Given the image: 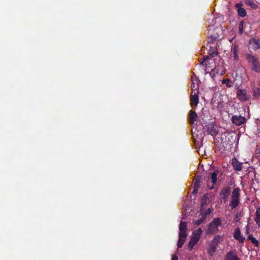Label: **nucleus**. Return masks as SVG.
<instances>
[{"label":"nucleus","mask_w":260,"mask_h":260,"mask_svg":"<svg viewBox=\"0 0 260 260\" xmlns=\"http://www.w3.org/2000/svg\"><path fill=\"white\" fill-rule=\"evenodd\" d=\"M187 224L185 222L181 221L179 224V240L177 243L178 248L182 247L185 242L187 234Z\"/></svg>","instance_id":"nucleus-1"},{"label":"nucleus","mask_w":260,"mask_h":260,"mask_svg":"<svg viewBox=\"0 0 260 260\" xmlns=\"http://www.w3.org/2000/svg\"><path fill=\"white\" fill-rule=\"evenodd\" d=\"M246 60L249 63L251 64V69L255 72H260V63L257 58L255 56L248 54L246 56Z\"/></svg>","instance_id":"nucleus-2"},{"label":"nucleus","mask_w":260,"mask_h":260,"mask_svg":"<svg viewBox=\"0 0 260 260\" xmlns=\"http://www.w3.org/2000/svg\"><path fill=\"white\" fill-rule=\"evenodd\" d=\"M240 189L239 188L237 187L234 189L232 193V199L230 203V206L231 207L232 209L236 208L239 204L240 201V193H239Z\"/></svg>","instance_id":"nucleus-3"},{"label":"nucleus","mask_w":260,"mask_h":260,"mask_svg":"<svg viewBox=\"0 0 260 260\" xmlns=\"http://www.w3.org/2000/svg\"><path fill=\"white\" fill-rule=\"evenodd\" d=\"M202 232V230L201 229H199L198 230L193 233L191 239L188 245L190 250H191L193 248V246L197 244Z\"/></svg>","instance_id":"nucleus-4"},{"label":"nucleus","mask_w":260,"mask_h":260,"mask_svg":"<svg viewBox=\"0 0 260 260\" xmlns=\"http://www.w3.org/2000/svg\"><path fill=\"white\" fill-rule=\"evenodd\" d=\"M220 223L221 220L219 218H214L212 222L209 224L207 233L209 234H215L218 231V226L220 224Z\"/></svg>","instance_id":"nucleus-5"},{"label":"nucleus","mask_w":260,"mask_h":260,"mask_svg":"<svg viewBox=\"0 0 260 260\" xmlns=\"http://www.w3.org/2000/svg\"><path fill=\"white\" fill-rule=\"evenodd\" d=\"M237 96L238 99L242 102L248 101L251 97L250 94L248 93L246 90L241 89L237 90Z\"/></svg>","instance_id":"nucleus-6"},{"label":"nucleus","mask_w":260,"mask_h":260,"mask_svg":"<svg viewBox=\"0 0 260 260\" xmlns=\"http://www.w3.org/2000/svg\"><path fill=\"white\" fill-rule=\"evenodd\" d=\"M232 120L236 125H240L245 122L246 119L241 115H234L232 117Z\"/></svg>","instance_id":"nucleus-7"},{"label":"nucleus","mask_w":260,"mask_h":260,"mask_svg":"<svg viewBox=\"0 0 260 260\" xmlns=\"http://www.w3.org/2000/svg\"><path fill=\"white\" fill-rule=\"evenodd\" d=\"M249 47L254 50H256L260 48V40L251 39L249 41Z\"/></svg>","instance_id":"nucleus-8"},{"label":"nucleus","mask_w":260,"mask_h":260,"mask_svg":"<svg viewBox=\"0 0 260 260\" xmlns=\"http://www.w3.org/2000/svg\"><path fill=\"white\" fill-rule=\"evenodd\" d=\"M242 3H238L235 5V7L237 8L238 15L244 17L246 15V11L244 8H242Z\"/></svg>","instance_id":"nucleus-9"},{"label":"nucleus","mask_w":260,"mask_h":260,"mask_svg":"<svg viewBox=\"0 0 260 260\" xmlns=\"http://www.w3.org/2000/svg\"><path fill=\"white\" fill-rule=\"evenodd\" d=\"M230 193V188L229 187L222 189L220 192V196L223 199L224 202L227 201V199Z\"/></svg>","instance_id":"nucleus-10"},{"label":"nucleus","mask_w":260,"mask_h":260,"mask_svg":"<svg viewBox=\"0 0 260 260\" xmlns=\"http://www.w3.org/2000/svg\"><path fill=\"white\" fill-rule=\"evenodd\" d=\"M234 238L239 241V242H243L245 238L241 235V232L239 228H237L234 234Z\"/></svg>","instance_id":"nucleus-11"},{"label":"nucleus","mask_w":260,"mask_h":260,"mask_svg":"<svg viewBox=\"0 0 260 260\" xmlns=\"http://www.w3.org/2000/svg\"><path fill=\"white\" fill-rule=\"evenodd\" d=\"M232 164L235 170L240 171L242 170V164L239 162L235 157L232 159Z\"/></svg>","instance_id":"nucleus-12"},{"label":"nucleus","mask_w":260,"mask_h":260,"mask_svg":"<svg viewBox=\"0 0 260 260\" xmlns=\"http://www.w3.org/2000/svg\"><path fill=\"white\" fill-rule=\"evenodd\" d=\"M198 91L197 92H194L190 96V101L191 105H194L195 106H197L199 103V96H198Z\"/></svg>","instance_id":"nucleus-13"},{"label":"nucleus","mask_w":260,"mask_h":260,"mask_svg":"<svg viewBox=\"0 0 260 260\" xmlns=\"http://www.w3.org/2000/svg\"><path fill=\"white\" fill-rule=\"evenodd\" d=\"M225 260H240L239 258L237 255L234 253L233 251H231L227 253Z\"/></svg>","instance_id":"nucleus-14"},{"label":"nucleus","mask_w":260,"mask_h":260,"mask_svg":"<svg viewBox=\"0 0 260 260\" xmlns=\"http://www.w3.org/2000/svg\"><path fill=\"white\" fill-rule=\"evenodd\" d=\"M218 173H219V172L218 171H214L213 173H211L210 174L211 182H212V183L213 184L212 186L211 187V189L214 188L213 185L216 183L217 176Z\"/></svg>","instance_id":"nucleus-15"},{"label":"nucleus","mask_w":260,"mask_h":260,"mask_svg":"<svg viewBox=\"0 0 260 260\" xmlns=\"http://www.w3.org/2000/svg\"><path fill=\"white\" fill-rule=\"evenodd\" d=\"M197 117L198 116L196 112L193 111H190L189 119L190 124H193L194 121H195L197 120Z\"/></svg>","instance_id":"nucleus-16"},{"label":"nucleus","mask_w":260,"mask_h":260,"mask_svg":"<svg viewBox=\"0 0 260 260\" xmlns=\"http://www.w3.org/2000/svg\"><path fill=\"white\" fill-rule=\"evenodd\" d=\"M254 221L259 228H260V208L256 209Z\"/></svg>","instance_id":"nucleus-17"},{"label":"nucleus","mask_w":260,"mask_h":260,"mask_svg":"<svg viewBox=\"0 0 260 260\" xmlns=\"http://www.w3.org/2000/svg\"><path fill=\"white\" fill-rule=\"evenodd\" d=\"M247 239L256 247H258L259 245L258 241L251 235H250L248 236Z\"/></svg>","instance_id":"nucleus-18"},{"label":"nucleus","mask_w":260,"mask_h":260,"mask_svg":"<svg viewBox=\"0 0 260 260\" xmlns=\"http://www.w3.org/2000/svg\"><path fill=\"white\" fill-rule=\"evenodd\" d=\"M245 4L249 6H250L253 9H256L257 8V5L254 3L253 0H245Z\"/></svg>","instance_id":"nucleus-19"},{"label":"nucleus","mask_w":260,"mask_h":260,"mask_svg":"<svg viewBox=\"0 0 260 260\" xmlns=\"http://www.w3.org/2000/svg\"><path fill=\"white\" fill-rule=\"evenodd\" d=\"M252 94L255 99L258 98L260 96V89L258 88L253 87L252 88Z\"/></svg>","instance_id":"nucleus-20"},{"label":"nucleus","mask_w":260,"mask_h":260,"mask_svg":"<svg viewBox=\"0 0 260 260\" xmlns=\"http://www.w3.org/2000/svg\"><path fill=\"white\" fill-rule=\"evenodd\" d=\"M237 51H238V49L237 48L236 45L232 46V49H231V52H232V54H233V56L235 60H237L238 58Z\"/></svg>","instance_id":"nucleus-21"},{"label":"nucleus","mask_w":260,"mask_h":260,"mask_svg":"<svg viewBox=\"0 0 260 260\" xmlns=\"http://www.w3.org/2000/svg\"><path fill=\"white\" fill-rule=\"evenodd\" d=\"M199 80L198 79L196 78L194 80H192V83L191 85V89L192 90L195 91L196 90L198 89L199 88Z\"/></svg>","instance_id":"nucleus-22"},{"label":"nucleus","mask_w":260,"mask_h":260,"mask_svg":"<svg viewBox=\"0 0 260 260\" xmlns=\"http://www.w3.org/2000/svg\"><path fill=\"white\" fill-rule=\"evenodd\" d=\"M209 54L210 56H212L217 55L218 53L216 48L215 47H210V49L209 50Z\"/></svg>","instance_id":"nucleus-23"},{"label":"nucleus","mask_w":260,"mask_h":260,"mask_svg":"<svg viewBox=\"0 0 260 260\" xmlns=\"http://www.w3.org/2000/svg\"><path fill=\"white\" fill-rule=\"evenodd\" d=\"M243 216V213L241 212H237L235 216V218L234 219V221L235 222H239L240 220V219L241 217Z\"/></svg>","instance_id":"nucleus-24"},{"label":"nucleus","mask_w":260,"mask_h":260,"mask_svg":"<svg viewBox=\"0 0 260 260\" xmlns=\"http://www.w3.org/2000/svg\"><path fill=\"white\" fill-rule=\"evenodd\" d=\"M200 181L199 180H196V182L194 183V189H193V193H197L198 191V189L200 187Z\"/></svg>","instance_id":"nucleus-25"},{"label":"nucleus","mask_w":260,"mask_h":260,"mask_svg":"<svg viewBox=\"0 0 260 260\" xmlns=\"http://www.w3.org/2000/svg\"><path fill=\"white\" fill-rule=\"evenodd\" d=\"M206 218V214H204L200 219L195 221L194 222L197 225H199L202 222H203L205 220Z\"/></svg>","instance_id":"nucleus-26"},{"label":"nucleus","mask_w":260,"mask_h":260,"mask_svg":"<svg viewBox=\"0 0 260 260\" xmlns=\"http://www.w3.org/2000/svg\"><path fill=\"white\" fill-rule=\"evenodd\" d=\"M219 74V67H216L215 68L212 70V72L210 73V75L212 77L215 76V74Z\"/></svg>","instance_id":"nucleus-27"},{"label":"nucleus","mask_w":260,"mask_h":260,"mask_svg":"<svg viewBox=\"0 0 260 260\" xmlns=\"http://www.w3.org/2000/svg\"><path fill=\"white\" fill-rule=\"evenodd\" d=\"M222 83L223 84H225L226 86L228 87H230L232 86V85H231L232 82L229 79H226L223 80L222 81Z\"/></svg>","instance_id":"nucleus-28"},{"label":"nucleus","mask_w":260,"mask_h":260,"mask_svg":"<svg viewBox=\"0 0 260 260\" xmlns=\"http://www.w3.org/2000/svg\"><path fill=\"white\" fill-rule=\"evenodd\" d=\"M215 251V248L214 246H212L210 247V249L209 250V253L210 254V255H212L213 253H214Z\"/></svg>","instance_id":"nucleus-29"},{"label":"nucleus","mask_w":260,"mask_h":260,"mask_svg":"<svg viewBox=\"0 0 260 260\" xmlns=\"http://www.w3.org/2000/svg\"><path fill=\"white\" fill-rule=\"evenodd\" d=\"M217 39V37L215 36H213L211 35L210 36V39H211V41H209L208 42L209 43H212L213 40H215Z\"/></svg>","instance_id":"nucleus-30"},{"label":"nucleus","mask_w":260,"mask_h":260,"mask_svg":"<svg viewBox=\"0 0 260 260\" xmlns=\"http://www.w3.org/2000/svg\"><path fill=\"white\" fill-rule=\"evenodd\" d=\"M178 256L175 255H173L172 256V260H178Z\"/></svg>","instance_id":"nucleus-31"},{"label":"nucleus","mask_w":260,"mask_h":260,"mask_svg":"<svg viewBox=\"0 0 260 260\" xmlns=\"http://www.w3.org/2000/svg\"><path fill=\"white\" fill-rule=\"evenodd\" d=\"M208 58V56H205L203 58V60L204 61H206Z\"/></svg>","instance_id":"nucleus-32"},{"label":"nucleus","mask_w":260,"mask_h":260,"mask_svg":"<svg viewBox=\"0 0 260 260\" xmlns=\"http://www.w3.org/2000/svg\"><path fill=\"white\" fill-rule=\"evenodd\" d=\"M211 211L210 210V209H209V211H207V212H206L204 214H206V215L209 213Z\"/></svg>","instance_id":"nucleus-33"},{"label":"nucleus","mask_w":260,"mask_h":260,"mask_svg":"<svg viewBox=\"0 0 260 260\" xmlns=\"http://www.w3.org/2000/svg\"><path fill=\"white\" fill-rule=\"evenodd\" d=\"M242 26H241V27H240V26L239 27V30H240V31H241V33H242Z\"/></svg>","instance_id":"nucleus-34"},{"label":"nucleus","mask_w":260,"mask_h":260,"mask_svg":"<svg viewBox=\"0 0 260 260\" xmlns=\"http://www.w3.org/2000/svg\"><path fill=\"white\" fill-rule=\"evenodd\" d=\"M205 61H204V60L203 61H202L200 64L202 65V66H203L204 65V63Z\"/></svg>","instance_id":"nucleus-35"},{"label":"nucleus","mask_w":260,"mask_h":260,"mask_svg":"<svg viewBox=\"0 0 260 260\" xmlns=\"http://www.w3.org/2000/svg\"><path fill=\"white\" fill-rule=\"evenodd\" d=\"M241 26L242 27V22H241L240 24V26Z\"/></svg>","instance_id":"nucleus-36"},{"label":"nucleus","mask_w":260,"mask_h":260,"mask_svg":"<svg viewBox=\"0 0 260 260\" xmlns=\"http://www.w3.org/2000/svg\"><path fill=\"white\" fill-rule=\"evenodd\" d=\"M220 74L221 75H223V72H221L220 73Z\"/></svg>","instance_id":"nucleus-37"}]
</instances>
